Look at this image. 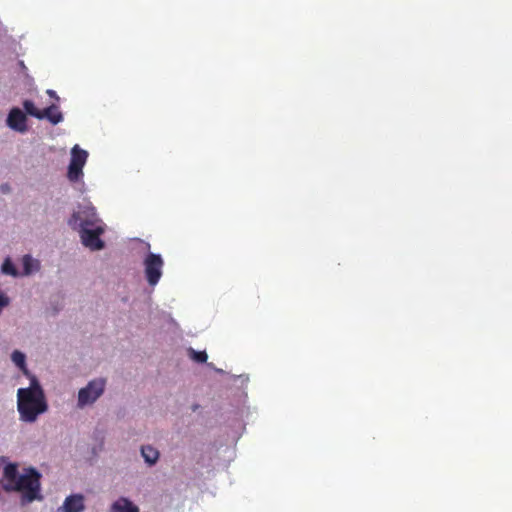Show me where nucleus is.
I'll list each match as a JSON object with an SVG mask.
<instances>
[{"instance_id": "nucleus-1", "label": "nucleus", "mask_w": 512, "mask_h": 512, "mask_svg": "<svg viewBox=\"0 0 512 512\" xmlns=\"http://www.w3.org/2000/svg\"><path fill=\"white\" fill-rule=\"evenodd\" d=\"M6 483V491H23L22 503L32 502V466L25 468V473L20 475L16 463H7L3 470Z\"/></svg>"}, {"instance_id": "nucleus-2", "label": "nucleus", "mask_w": 512, "mask_h": 512, "mask_svg": "<svg viewBox=\"0 0 512 512\" xmlns=\"http://www.w3.org/2000/svg\"><path fill=\"white\" fill-rule=\"evenodd\" d=\"M68 225L73 230L77 231L86 229V227L93 228L101 226L95 208L89 206L80 208L78 211L74 212L68 220Z\"/></svg>"}, {"instance_id": "nucleus-3", "label": "nucleus", "mask_w": 512, "mask_h": 512, "mask_svg": "<svg viewBox=\"0 0 512 512\" xmlns=\"http://www.w3.org/2000/svg\"><path fill=\"white\" fill-rule=\"evenodd\" d=\"M105 380L102 378L94 379L88 385L80 389L78 393V405L84 407L85 405L94 403L104 392Z\"/></svg>"}, {"instance_id": "nucleus-4", "label": "nucleus", "mask_w": 512, "mask_h": 512, "mask_svg": "<svg viewBox=\"0 0 512 512\" xmlns=\"http://www.w3.org/2000/svg\"><path fill=\"white\" fill-rule=\"evenodd\" d=\"M164 262L159 254L149 253L144 259L146 279L151 286H155L161 276Z\"/></svg>"}, {"instance_id": "nucleus-5", "label": "nucleus", "mask_w": 512, "mask_h": 512, "mask_svg": "<svg viewBox=\"0 0 512 512\" xmlns=\"http://www.w3.org/2000/svg\"><path fill=\"white\" fill-rule=\"evenodd\" d=\"M17 410L22 421L32 423V381L28 387L18 389Z\"/></svg>"}, {"instance_id": "nucleus-6", "label": "nucleus", "mask_w": 512, "mask_h": 512, "mask_svg": "<svg viewBox=\"0 0 512 512\" xmlns=\"http://www.w3.org/2000/svg\"><path fill=\"white\" fill-rule=\"evenodd\" d=\"M23 271L17 269L15 264L13 263L10 257H6L1 264L0 272L3 275H8L13 278H18L24 275H30L32 273V256L30 254H26L23 259Z\"/></svg>"}, {"instance_id": "nucleus-7", "label": "nucleus", "mask_w": 512, "mask_h": 512, "mask_svg": "<svg viewBox=\"0 0 512 512\" xmlns=\"http://www.w3.org/2000/svg\"><path fill=\"white\" fill-rule=\"evenodd\" d=\"M80 233L81 242L85 247L91 250H101L104 248V242L100 236L104 233V228L101 226L78 230Z\"/></svg>"}, {"instance_id": "nucleus-8", "label": "nucleus", "mask_w": 512, "mask_h": 512, "mask_svg": "<svg viewBox=\"0 0 512 512\" xmlns=\"http://www.w3.org/2000/svg\"><path fill=\"white\" fill-rule=\"evenodd\" d=\"M6 124L10 129L19 133H24L28 130L26 114L18 107L10 110Z\"/></svg>"}, {"instance_id": "nucleus-9", "label": "nucleus", "mask_w": 512, "mask_h": 512, "mask_svg": "<svg viewBox=\"0 0 512 512\" xmlns=\"http://www.w3.org/2000/svg\"><path fill=\"white\" fill-rule=\"evenodd\" d=\"M34 118L47 119L51 124L56 125L62 122L63 115L59 110V106L56 103H52L44 109H38L34 106Z\"/></svg>"}, {"instance_id": "nucleus-10", "label": "nucleus", "mask_w": 512, "mask_h": 512, "mask_svg": "<svg viewBox=\"0 0 512 512\" xmlns=\"http://www.w3.org/2000/svg\"><path fill=\"white\" fill-rule=\"evenodd\" d=\"M47 410V403L45 400L43 389L38 382V380L34 377V384H33V413H34V420L36 417L45 412Z\"/></svg>"}, {"instance_id": "nucleus-11", "label": "nucleus", "mask_w": 512, "mask_h": 512, "mask_svg": "<svg viewBox=\"0 0 512 512\" xmlns=\"http://www.w3.org/2000/svg\"><path fill=\"white\" fill-rule=\"evenodd\" d=\"M84 508V497L81 494H73L65 499L58 512H82Z\"/></svg>"}, {"instance_id": "nucleus-12", "label": "nucleus", "mask_w": 512, "mask_h": 512, "mask_svg": "<svg viewBox=\"0 0 512 512\" xmlns=\"http://www.w3.org/2000/svg\"><path fill=\"white\" fill-rule=\"evenodd\" d=\"M88 158V152L81 149L78 145H75L71 149L70 163L84 167Z\"/></svg>"}, {"instance_id": "nucleus-13", "label": "nucleus", "mask_w": 512, "mask_h": 512, "mask_svg": "<svg viewBox=\"0 0 512 512\" xmlns=\"http://www.w3.org/2000/svg\"><path fill=\"white\" fill-rule=\"evenodd\" d=\"M112 512H139V509L128 499L120 498L112 505Z\"/></svg>"}, {"instance_id": "nucleus-14", "label": "nucleus", "mask_w": 512, "mask_h": 512, "mask_svg": "<svg viewBox=\"0 0 512 512\" xmlns=\"http://www.w3.org/2000/svg\"><path fill=\"white\" fill-rule=\"evenodd\" d=\"M11 360L27 377H29V371L26 367V356L24 353L19 350L13 351L11 354Z\"/></svg>"}, {"instance_id": "nucleus-15", "label": "nucleus", "mask_w": 512, "mask_h": 512, "mask_svg": "<svg viewBox=\"0 0 512 512\" xmlns=\"http://www.w3.org/2000/svg\"><path fill=\"white\" fill-rule=\"evenodd\" d=\"M141 453L145 461L150 465L155 464L159 458L158 450L149 445L143 446Z\"/></svg>"}, {"instance_id": "nucleus-16", "label": "nucleus", "mask_w": 512, "mask_h": 512, "mask_svg": "<svg viewBox=\"0 0 512 512\" xmlns=\"http://www.w3.org/2000/svg\"><path fill=\"white\" fill-rule=\"evenodd\" d=\"M83 167L69 163L67 178L70 182L75 183L83 178Z\"/></svg>"}, {"instance_id": "nucleus-17", "label": "nucleus", "mask_w": 512, "mask_h": 512, "mask_svg": "<svg viewBox=\"0 0 512 512\" xmlns=\"http://www.w3.org/2000/svg\"><path fill=\"white\" fill-rule=\"evenodd\" d=\"M188 355L189 357L197 362V363H204L207 361V353L205 351H196L193 348L188 349Z\"/></svg>"}, {"instance_id": "nucleus-18", "label": "nucleus", "mask_w": 512, "mask_h": 512, "mask_svg": "<svg viewBox=\"0 0 512 512\" xmlns=\"http://www.w3.org/2000/svg\"><path fill=\"white\" fill-rule=\"evenodd\" d=\"M33 476H34V500H41L42 499V496L40 495L41 474L35 468H34Z\"/></svg>"}, {"instance_id": "nucleus-19", "label": "nucleus", "mask_w": 512, "mask_h": 512, "mask_svg": "<svg viewBox=\"0 0 512 512\" xmlns=\"http://www.w3.org/2000/svg\"><path fill=\"white\" fill-rule=\"evenodd\" d=\"M25 111L28 115H32V100H25L24 103Z\"/></svg>"}, {"instance_id": "nucleus-20", "label": "nucleus", "mask_w": 512, "mask_h": 512, "mask_svg": "<svg viewBox=\"0 0 512 512\" xmlns=\"http://www.w3.org/2000/svg\"><path fill=\"white\" fill-rule=\"evenodd\" d=\"M47 94L56 100V102L59 101V97L57 96L56 92L54 90H47Z\"/></svg>"}, {"instance_id": "nucleus-21", "label": "nucleus", "mask_w": 512, "mask_h": 512, "mask_svg": "<svg viewBox=\"0 0 512 512\" xmlns=\"http://www.w3.org/2000/svg\"><path fill=\"white\" fill-rule=\"evenodd\" d=\"M33 267H34V272L38 271L40 269V262L38 260L34 259Z\"/></svg>"}, {"instance_id": "nucleus-22", "label": "nucleus", "mask_w": 512, "mask_h": 512, "mask_svg": "<svg viewBox=\"0 0 512 512\" xmlns=\"http://www.w3.org/2000/svg\"><path fill=\"white\" fill-rule=\"evenodd\" d=\"M0 462H6V458L5 457H1L0 458Z\"/></svg>"}]
</instances>
